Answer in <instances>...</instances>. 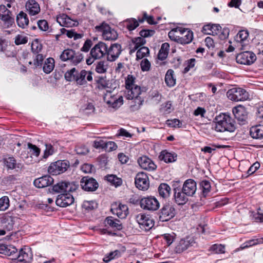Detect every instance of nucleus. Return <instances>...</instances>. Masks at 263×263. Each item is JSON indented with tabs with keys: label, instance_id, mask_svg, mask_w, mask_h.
Here are the masks:
<instances>
[{
	"label": "nucleus",
	"instance_id": "nucleus-22",
	"mask_svg": "<svg viewBox=\"0 0 263 263\" xmlns=\"http://www.w3.org/2000/svg\"><path fill=\"white\" fill-rule=\"evenodd\" d=\"M182 190L186 195L193 196L197 190L196 182L191 179L186 180L183 185Z\"/></svg>",
	"mask_w": 263,
	"mask_h": 263
},
{
	"label": "nucleus",
	"instance_id": "nucleus-18",
	"mask_svg": "<svg viewBox=\"0 0 263 263\" xmlns=\"http://www.w3.org/2000/svg\"><path fill=\"white\" fill-rule=\"evenodd\" d=\"M111 212L120 218H125L128 214V208L125 204L115 203L111 205Z\"/></svg>",
	"mask_w": 263,
	"mask_h": 263
},
{
	"label": "nucleus",
	"instance_id": "nucleus-46",
	"mask_svg": "<svg viewBox=\"0 0 263 263\" xmlns=\"http://www.w3.org/2000/svg\"><path fill=\"white\" fill-rule=\"evenodd\" d=\"M108 68V65L106 61H99L97 62L96 66V71L99 73H105Z\"/></svg>",
	"mask_w": 263,
	"mask_h": 263
},
{
	"label": "nucleus",
	"instance_id": "nucleus-51",
	"mask_svg": "<svg viewBox=\"0 0 263 263\" xmlns=\"http://www.w3.org/2000/svg\"><path fill=\"white\" fill-rule=\"evenodd\" d=\"M200 185L202 190L203 195L204 196H205L206 194L210 191V182L207 180H203L201 182Z\"/></svg>",
	"mask_w": 263,
	"mask_h": 263
},
{
	"label": "nucleus",
	"instance_id": "nucleus-23",
	"mask_svg": "<svg viewBox=\"0 0 263 263\" xmlns=\"http://www.w3.org/2000/svg\"><path fill=\"white\" fill-rule=\"evenodd\" d=\"M57 22L61 26L66 27H71L77 26L78 23L71 20L66 14H62L57 17Z\"/></svg>",
	"mask_w": 263,
	"mask_h": 263
},
{
	"label": "nucleus",
	"instance_id": "nucleus-16",
	"mask_svg": "<svg viewBox=\"0 0 263 263\" xmlns=\"http://www.w3.org/2000/svg\"><path fill=\"white\" fill-rule=\"evenodd\" d=\"M0 19L4 22L5 28H9L14 23V18L11 16V12L5 5L0 6Z\"/></svg>",
	"mask_w": 263,
	"mask_h": 263
},
{
	"label": "nucleus",
	"instance_id": "nucleus-50",
	"mask_svg": "<svg viewBox=\"0 0 263 263\" xmlns=\"http://www.w3.org/2000/svg\"><path fill=\"white\" fill-rule=\"evenodd\" d=\"M78 74L75 68H72L69 71H67L65 74V78L66 80L70 81L72 80L76 81L77 76Z\"/></svg>",
	"mask_w": 263,
	"mask_h": 263
},
{
	"label": "nucleus",
	"instance_id": "nucleus-56",
	"mask_svg": "<svg viewBox=\"0 0 263 263\" xmlns=\"http://www.w3.org/2000/svg\"><path fill=\"white\" fill-rule=\"evenodd\" d=\"M140 67L142 71H148L151 69V64L147 59H144L141 61Z\"/></svg>",
	"mask_w": 263,
	"mask_h": 263
},
{
	"label": "nucleus",
	"instance_id": "nucleus-26",
	"mask_svg": "<svg viewBox=\"0 0 263 263\" xmlns=\"http://www.w3.org/2000/svg\"><path fill=\"white\" fill-rule=\"evenodd\" d=\"M87 80L89 82H91L92 80V72L91 71L83 70L80 73L78 74L76 82L78 84H85Z\"/></svg>",
	"mask_w": 263,
	"mask_h": 263
},
{
	"label": "nucleus",
	"instance_id": "nucleus-54",
	"mask_svg": "<svg viewBox=\"0 0 263 263\" xmlns=\"http://www.w3.org/2000/svg\"><path fill=\"white\" fill-rule=\"evenodd\" d=\"M28 42V37L22 34L17 35L14 40V43L16 45L25 44Z\"/></svg>",
	"mask_w": 263,
	"mask_h": 263
},
{
	"label": "nucleus",
	"instance_id": "nucleus-17",
	"mask_svg": "<svg viewBox=\"0 0 263 263\" xmlns=\"http://www.w3.org/2000/svg\"><path fill=\"white\" fill-rule=\"evenodd\" d=\"M70 193L67 192L59 195L55 201L56 204L61 207H66L73 203L74 198Z\"/></svg>",
	"mask_w": 263,
	"mask_h": 263
},
{
	"label": "nucleus",
	"instance_id": "nucleus-14",
	"mask_svg": "<svg viewBox=\"0 0 263 263\" xmlns=\"http://www.w3.org/2000/svg\"><path fill=\"white\" fill-rule=\"evenodd\" d=\"M104 101L112 108L119 107L123 103V98L121 96H116L111 92H107L104 96Z\"/></svg>",
	"mask_w": 263,
	"mask_h": 263
},
{
	"label": "nucleus",
	"instance_id": "nucleus-1",
	"mask_svg": "<svg viewBox=\"0 0 263 263\" xmlns=\"http://www.w3.org/2000/svg\"><path fill=\"white\" fill-rule=\"evenodd\" d=\"M0 253L12 257V259H17L21 262H29L32 258V254L29 248H22L19 252L17 249L11 245L0 244Z\"/></svg>",
	"mask_w": 263,
	"mask_h": 263
},
{
	"label": "nucleus",
	"instance_id": "nucleus-19",
	"mask_svg": "<svg viewBox=\"0 0 263 263\" xmlns=\"http://www.w3.org/2000/svg\"><path fill=\"white\" fill-rule=\"evenodd\" d=\"M249 32L247 30H241L237 34L235 41L236 43V46L240 50H243L244 47L248 44Z\"/></svg>",
	"mask_w": 263,
	"mask_h": 263
},
{
	"label": "nucleus",
	"instance_id": "nucleus-41",
	"mask_svg": "<svg viewBox=\"0 0 263 263\" xmlns=\"http://www.w3.org/2000/svg\"><path fill=\"white\" fill-rule=\"evenodd\" d=\"M54 68V60L52 58L47 59L43 67V71L47 73H50Z\"/></svg>",
	"mask_w": 263,
	"mask_h": 263
},
{
	"label": "nucleus",
	"instance_id": "nucleus-21",
	"mask_svg": "<svg viewBox=\"0 0 263 263\" xmlns=\"http://www.w3.org/2000/svg\"><path fill=\"white\" fill-rule=\"evenodd\" d=\"M121 52V46L120 44L115 43L111 45L108 49L107 48V58L109 61H115Z\"/></svg>",
	"mask_w": 263,
	"mask_h": 263
},
{
	"label": "nucleus",
	"instance_id": "nucleus-29",
	"mask_svg": "<svg viewBox=\"0 0 263 263\" xmlns=\"http://www.w3.org/2000/svg\"><path fill=\"white\" fill-rule=\"evenodd\" d=\"M193 39V33L189 29L183 28L181 35L178 43L181 44H187L190 43Z\"/></svg>",
	"mask_w": 263,
	"mask_h": 263
},
{
	"label": "nucleus",
	"instance_id": "nucleus-15",
	"mask_svg": "<svg viewBox=\"0 0 263 263\" xmlns=\"http://www.w3.org/2000/svg\"><path fill=\"white\" fill-rule=\"evenodd\" d=\"M80 183L82 189L88 192L95 191L99 186L98 183L94 178L88 176L83 177Z\"/></svg>",
	"mask_w": 263,
	"mask_h": 263
},
{
	"label": "nucleus",
	"instance_id": "nucleus-3",
	"mask_svg": "<svg viewBox=\"0 0 263 263\" xmlns=\"http://www.w3.org/2000/svg\"><path fill=\"white\" fill-rule=\"evenodd\" d=\"M95 28L97 32L102 34L105 40L113 41L116 40L118 37L117 31L114 29L111 28L105 22H103L99 25L96 26Z\"/></svg>",
	"mask_w": 263,
	"mask_h": 263
},
{
	"label": "nucleus",
	"instance_id": "nucleus-62",
	"mask_svg": "<svg viewBox=\"0 0 263 263\" xmlns=\"http://www.w3.org/2000/svg\"><path fill=\"white\" fill-rule=\"evenodd\" d=\"M133 43H134L135 49L138 48L140 46L143 45L145 43V40L142 37H138L135 39V41L133 40Z\"/></svg>",
	"mask_w": 263,
	"mask_h": 263
},
{
	"label": "nucleus",
	"instance_id": "nucleus-36",
	"mask_svg": "<svg viewBox=\"0 0 263 263\" xmlns=\"http://www.w3.org/2000/svg\"><path fill=\"white\" fill-rule=\"evenodd\" d=\"M16 22L19 27L24 28L28 26L29 20L27 14L23 11H21L17 15Z\"/></svg>",
	"mask_w": 263,
	"mask_h": 263
},
{
	"label": "nucleus",
	"instance_id": "nucleus-9",
	"mask_svg": "<svg viewBox=\"0 0 263 263\" xmlns=\"http://www.w3.org/2000/svg\"><path fill=\"white\" fill-rule=\"evenodd\" d=\"M135 184L139 190L146 191L149 186L148 176L143 172L139 173L135 178Z\"/></svg>",
	"mask_w": 263,
	"mask_h": 263
},
{
	"label": "nucleus",
	"instance_id": "nucleus-32",
	"mask_svg": "<svg viewBox=\"0 0 263 263\" xmlns=\"http://www.w3.org/2000/svg\"><path fill=\"white\" fill-rule=\"evenodd\" d=\"M177 155L174 153L168 152L166 150L161 152L159 158L166 163H172L176 161Z\"/></svg>",
	"mask_w": 263,
	"mask_h": 263
},
{
	"label": "nucleus",
	"instance_id": "nucleus-28",
	"mask_svg": "<svg viewBox=\"0 0 263 263\" xmlns=\"http://www.w3.org/2000/svg\"><path fill=\"white\" fill-rule=\"evenodd\" d=\"M188 195L184 193L183 191L179 189H174V197L175 201L178 205L184 204L188 201Z\"/></svg>",
	"mask_w": 263,
	"mask_h": 263
},
{
	"label": "nucleus",
	"instance_id": "nucleus-42",
	"mask_svg": "<svg viewBox=\"0 0 263 263\" xmlns=\"http://www.w3.org/2000/svg\"><path fill=\"white\" fill-rule=\"evenodd\" d=\"M16 217L13 216L10 213H6L3 218V222L6 224L8 229H11L15 222Z\"/></svg>",
	"mask_w": 263,
	"mask_h": 263
},
{
	"label": "nucleus",
	"instance_id": "nucleus-48",
	"mask_svg": "<svg viewBox=\"0 0 263 263\" xmlns=\"http://www.w3.org/2000/svg\"><path fill=\"white\" fill-rule=\"evenodd\" d=\"M63 34L66 33L67 36L69 38L73 37L74 40H77L82 37V35L74 32L72 30H68L64 28L61 29Z\"/></svg>",
	"mask_w": 263,
	"mask_h": 263
},
{
	"label": "nucleus",
	"instance_id": "nucleus-57",
	"mask_svg": "<svg viewBox=\"0 0 263 263\" xmlns=\"http://www.w3.org/2000/svg\"><path fill=\"white\" fill-rule=\"evenodd\" d=\"M144 21H146L149 24H155L156 22L154 21V18L152 16H148L146 12L143 13V16L141 18H139V22L142 23Z\"/></svg>",
	"mask_w": 263,
	"mask_h": 263
},
{
	"label": "nucleus",
	"instance_id": "nucleus-63",
	"mask_svg": "<svg viewBox=\"0 0 263 263\" xmlns=\"http://www.w3.org/2000/svg\"><path fill=\"white\" fill-rule=\"evenodd\" d=\"M211 249L216 253H224V246L222 245H214L212 246Z\"/></svg>",
	"mask_w": 263,
	"mask_h": 263
},
{
	"label": "nucleus",
	"instance_id": "nucleus-6",
	"mask_svg": "<svg viewBox=\"0 0 263 263\" xmlns=\"http://www.w3.org/2000/svg\"><path fill=\"white\" fill-rule=\"evenodd\" d=\"M228 98L234 101H243L248 99V92L241 88H233L229 89L227 92Z\"/></svg>",
	"mask_w": 263,
	"mask_h": 263
},
{
	"label": "nucleus",
	"instance_id": "nucleus-12",
	"mask_svg": "<svg viewBox=\"0 0 263 263\" xmlns=\"http://www.w3.org/2000/svg\"><path fill=\"white\" fill-rule=\"evenodd\" d=\"M256 59L255 54L250 51H245L239 53L236 57L238 63L244 65H250Z\"/></svg>",
	"mask_w": 263,
	"mask_h": 263
},
{
	"label": "nucleus",
	"instance_id": "nucleus-40",
	"mask_svg": "<svg viewBox=\"0 0 263 263\" xmlns=\"http://www.w3.org/2000/svg\"><path fill=\"white\" fill-rule=\"evenodd\" d=\"M170 44L168 43H163L158 54V58L160 60H165L168 53Z\"/></svg>",
	"mask_w": 263,
	"mask_h": 263
},
{
	"label": "nucleus",
	"instance_id": "nucleus-34",
	"mask_svg": "<svg viewBox=\"0 0 263 263\" xmlns=\"http://www.w3.org/2000/svg\"><path fill=\"white\" fill-rule=\"evenodd\" d=\"M233 112L235 117L239 121H244L247 118V112L245 108L239 105L233 109Z\"/></svg>",
	"mask_w": 263,
	"mask_h": 263
},
{
	"label": "nucleus",
	"instance_id": "nucleus-52",
	"mask_svg": "<svg viewBox=\"0 0 263 263\" xmlns=\"http://www.w3.org/2000/svg\"><path fill=\"white\" fill-rule=\"evenodd\" d=\"M120 256V252L119 250H116L113 252H110L108 255L106 256L103 258V261L104 262H108L111 259L117 258Z\"/></svg>",
	"mask_w": 263,
	"mask_h": 263
},
{
	"label": "nucleus",
	"instance_id": "nucleus-31",
	"mask_svg": "<svg viewBox=\"0 0 263 263\" xmlns=\"http://www.w3.org/2000/svg\"><path fill=\"white\" fill-rule=\"evenodd\" d=\"M142 90L141 87L134 84V78L133 77V100H134V98L135 97V99L137 101L138 104V105H135L136 109H139L144 101L143 99L140 96Z\"/></svg>",
	"mask_w": 263,
	"mask_h": 263
},
{
	"label": "nucleus",
	"instance_id": "nucleus-59",
	"mask_svg": "<svg viewBox=\"0 0 263 263\" xmlns=\"http://www.w3.org/2000/svg\"><path fill=\"white\" fill-rule=\"evenodd\" d=\"M81 169L85 173H91L95 170L93 166L88 163H85L82 165Z\"/></svg>",
	"mask_w": 263,
	"mask_h": 263
},
{
	"label": "nucleus",
	"instance_id": "nucleus-58",
	"mask_svg": "<svg viewBox=\"0 0 263 263\" xmlns=\"http://www.w3.org/2000/svg\"><path fill=\"white\" fill-rule=\"evenodd\" d=\"M75 151L77 154L85 155L87 154L89 151L85 146H78L76 147Z\"/></svg>",
	"mask_w": 263,
	"mask_h": 263
},
{
	"label": "nucleus",
	"instance_id": "nucleus-20",
	"mask_svg": "<svg viewBox=\"0 0 263 263\" xmlns=\"http://www.w3.org/2000/svg\"><path fill=\"white\" fill-rule=\"evenodd\" d=\"M138 163L142 168L148 171H154L157 168V165L153 160L145 156L140 157L138 159Z\"/></svg>",
	"mask_w": 263,
	"mask_h": 263
},
{
	"label": "nucleus",
	"instance_id": "nucleus-33",
	"mask_svg": "<svg viewBox=\"0 0 263 263\" xmlns=\"http://www.w3.org/2000/svg\"><path fill=\"white\" fill-rule=\"evenodd\" d=\"M251 137L255 139H263V125H258L251 127L250 129Z\"/></svg>",
	"mask_w": 263,
	"mask_h": 263
},
{
	"label": "nucleus",
	"instance_id": "nucleus-10",
	"mask_svg": "<svg viewBox=\"0 0 263 263\" xmlns=\"http://www.w3.org/2000/svg\"><path fill=\"white\" fill-rule=\"evenodd\" d=\"M107 53V45L102 42H99L91 49L90 54L95 59L103 58Z\"/></svg>",
	"mask_w": 263,
	"mask_h": 263
},
{
	"label": "nucleus",
	"instance_id": "nucleus-45",
	"mask_svg": "<svg viewBox=\"0 0 263 263\" xmlns=\"http://www.w3.org/2000/svg\"><path fill=\"white\" fill-rule=\"evenodd\" d=\"M106 178L108 182H109L112 185H115L116 187L119 186L122 184V179L117 177L116 175H108L106 176Z\"/></svg>",
	"mask_w": 263,
	"mask_h": 263
},
{
	"label": "nucleus",
	"instance_id": "nucleus-11",
	"mask_svg": "<svg viewBox=\"0 0 263 263\" xmlns=\"http://www.w3.org/2000/svg\"><path fill=\"white\" fill-rule=\"evenodd\" d=\"M175 215V208L170 204H165L160 211L159 219L162 221H166L173 218Z\"/></svg>",
	"mask_w": 263,
	"mask_h": 263
},
{
	"label": "nucleus",
	"instance_id": "nucleus-43",
	"mask_svg": "<svg viewBox=\"0 0 263 263\" xmlns=\"http://www.w3.org/2000/svg\"><path fill=\"white\" fill-rule=\"evenodd\" d=\"M105 222L112 228H115L118 230L122 229V225L120 221L115 219L112 217H107L105 219Z\"/></svg>",
	"mask_w": 263,
	"mask_h": 263
},
{
	"label": "nucleus",
	"instance_id": "nucleus-13",
	"mask_svg": "<svg viewBox=\"0 0 263 263\" xmlns=\"http://www.w3.org/2000/svg\"><path fill=\"white\" fill-rule=\"evenodd\" d=\"M136 223L134 227L139 226L142 230L147 231L153 226L152 220L147 217L144 214H139L136 217Z\"/></svg>",
	"mask_w": 263,
	"mask_h": 263
},
{
	"label": "nucleus",
	"instance_id": "nucleus-8",
	"mask_svg": "<svg viewBox=\"0 0 263 263\" xmlns=\"http://www.w3.org/2000/svg\"><path fill=\"white\" fill-rule=\"evenodd\" d=\"M69 166L67 161L59 160L52 163L48 167V171L52 175H57L65 172Z\"/></svg>",
	"mask_w": 263,
	"mask_h": 263
},
{
	"label": "nucleus",
	"instance_id": "nucleus-60",
	"mask_svg": "<svg viewBox=\"0 0 263 263\" xmlns=\"http://www.w3.org/2000/svg\"><path fill=\"white\" fill-rule=\"evenodd\" d=\"M167 124L173 127H180L182 125V123L180 121L177 119L173 120H168L166 121Z\"/></svg>",
	"mask_w": 263,
	"mask_h": 263
},
{
	"label": "nucleus",
	"instance_id": "nucleus-38",
	"mask_svg": "<svg viewBox=\"0 0 263 263\" xmlns=\"http://www.w3.org/2000/svg\"><path fill=\"white\" fill-rule=\"evenodd\" d=\"M165 82L168 87H172L176 84V79L174 77V71L168 69L165 76Z\"/></svg>",
	"mask_w": 263,
	"mask_h": 263
},
{
	"label": "nucleus",
	"instance_id": "nucleus-27",
	"mask_svg": "<svg viewBox=\"0 0 263 263\" xmlns=\"http://www.w3.org/2000/svg\"><path fill=\"white\" fill-rule=\"evenodd\" d=\"M26 8L30 15H35L40 12L39 4L34 0H29L26 3Z\"/></svg>",
	"mask_w": 263,
	"mask_h": 263
},
{
	"label": "nucleus",
	"instance_id": "nucleus-7",
	"mask_svg": "<svg viewBox=\"0 0 263 263\" xmlns=\"http://www.w3.org/2000/svg\"><path fill=\"white\" fill-rule=\"evenodd\" d=\"M79 187V185L75 182L61 181L54 185L52 190L54 192L65 193L73 192Z\"/></svg>",
	"mask_w": 263,
	"mask_h": 263
},
{
	"label": "nucleus",
	"instance_id": "nucleus-55",
	"mask_svg": "<svg viewBox=\"0 0 263 263\" xmlns=\"http://www.w3.org/2000/svg\"><path fill=\"white\" fill-rule=\"evenodd\" d=\"M28 147L30 149L31 155L38 157L40 154V149L36 145L30 143H28Z\"/></svg>",
	"mask_w": 263,
	"mask_h": 263
},
{
	"label": "nucleus",
	"instance_id": "nucleus-37",
	"mask_svg": "<svg viewBox=\"0 0 263 263\" xmlns=\"http://www.w3.org/2000/svg\"><path fill=\"white\" fill-rule=\"evenodd\" d=\"M4 163L8 169L13 170L15 168L21 169L23 165L21 163H16L13 157H8L4 159Z\"/></svg>",
	"mask_w": 263,
	"mask_h": 263
},
{
	"label": "nucleus",
	"instance_id": "nucleus-25",
	"mask_svg": "<svg viewBox=\"0 0 263 263\" xmlns=\"http://www.w3.org/2000/svg\"><path fill=\"white\" fill-rule=\"evenodd\" d=\"M194 243L193 238L187 237L185 239H181L176 247V251L177 253H180L190 247L193 246Z\"/></svg>",
	"mask_w": 263,
	"mask_h": 263
},
{
	"label": "nucleus",
	"instance_id": "nucleus-47",
	"mask_svg": "<svg viewBox=\"0 0 263 263\" xmlns=\"http://www.w3.org/2000/svg\"><path fill=\"white\" fill-rule=\"evenodd\" d=\"M149 54V49L146 47H142L140 48L136 53V59H142L145 57H146Z\"/></svg>",
	"mask_w": 263,
	"mask_h": 263
},
{
	"label": "nucleus",
	"instance_id": "nucleus-2",
	"mask_svg": "<svg viewBox=\"0 0 263 263\" xmlns=\"http://www.w3.org/2000/svg\"><path fill=\"white\" fill-rule=\"evenodd\" d=\"M216 122L214 128L218 132L226 131L232 132L234 130L235 127L233 120L227 114H222L217 116L215 118Z\"/></svg>",
	"mask_w": 263,
	"mask_h": 263
},
{
	"label": "nucleus",
	"instance_id": "nucleus-35",
	"mask_svg": "<svg viewBox=\"0 0 263 263\" xmlns=\"http://www.w3.org/2000/svg\"><path fill=\"white\" fill-rule=\"evenodd\" d=\"M183 28L176 27L172 29L168 34L169 38L172 40L178 43V41L180 40V37L181 35L182 32Z\"/></svg>",
	"mask_w": 263,
	"mask_h": 263
},
{
	"label": "nucleus",
	"instance_id": "nucleus-61",
	"mask_svg": "<svg viewBox=\"0 0 263 263\" xmlns=\"http://www.w3.org/2000/svg\"><path fill=\"white\" fill-rule=\"evenodd\" d=\"M36 56L34 60V65L36 67L41 66L44 60V56L42 54L37 53L35 54Z\"/></svg>",
	"mask_w": 263,
	"mask_h": 263
},
{
	"label": "nucleus",
	"instance_id": "nucleus-64",
	"mask_svg": "<svg viewBox=\"0 0 263 263\" xmlns=\"http://www.w3.org/2000/svg\"><path fill=\"white\" fill-rule=\"evenodd\" d=\"M37 25L40 30L46 31L48 29V24L46 20H40L37 22Z\"/></svg>",
	"mask_w": 263,
	"mask_h": 263
},
{
	"label": "nucleus",
	"instance_id": "nucleus-5",
	"mask_svg": "<svg viewBox=\"0 0 263 263\" xmlns=\"http://www.w3.org/2000/svg\"><path fill=\"white\" fill-rule=\"evenodd\" d=\"M83 58L84 57L82 53L76 52L73 50L70 49L64 50L60 55V59L62 61L69 60L75 65L81 62Z\"/></svg>",
	"mask_w": 263,
	"mask_h": 263
},
{
	"label": "nucleus",
	"instance_id": "nucleus-30",
	"mask_svg": "<svg viewBox=\"0 0 263 263\" xmlns=\"http://www.w3.org/2000/svg\"><path fill=\"white\" fill-rule=\"evenodd\" d=\"M221 31V27L218 24H208L202 28V32L207 34L216 35L219 34Z\"/></svg>",
	"mask_w": 263,
	"mask_h": 263
},
{
	"label": "nucleus",
	"instance_id": "nucleus-53",
	"mask_svg": "<svg viewBox=\"0 0 263 263\" xmlns=\"http://www.w3.org/2000/svg\"><path fill=\"white\" fill-rule=\"evenodd\" d=\"M42 49V45L37 40H34L31 45V50L33 53H39Z\"/></svg>",
	"mask_w": 263,
	"mask_h": 263
},
{
	"label": "nucleus",
	"instance_id": "nucleus-44",
	"mask_svg": "<svg viewBox=\"0 0 263 263\" xmlns=\"http://www.w3.org/2000/svg\"><path fill=\"white\" fill-rule=\"evenodd\" d=\"M125 88L127 90L125 97L128 100L132 99V76L128 74L125 79Z\"/></svg>",
	"mask_w": 263,
	"mask_h": 263
},
{
	"label": "nucleus",
	"instance_id": "nucleus-49",
	"mask_svg": "<svg viewBox=\"0 0 263 263\" xmlns=\"http://www.w3.org/2000/svg\"><path fill=\"white\" fill-rule=\"evenodd\" d=\"M9 206V199L6 196H3L0 198V211H5Z\"/></svg>",
	"mask_w": 263,
	"mask_h": 263
},
{
	"label": "nucleus",
	"instance_id": "nucleus-24",
	"mask_svg": "<svg viewBox=\"0 0 263 263\" xmlns=\"http://www.w3.org/2000/svg\"><path fill=\"white\" fill-rule=\"evenodd\" d=\"M53 183V179L49 175H45L34 180V185L38 188L48 186Z\"/></svg>",
	"mask_w": 263,
	"mask_h": 263
},
{
	"label": "nucleus",
	"instance_id": "nucleus-39",
	"mask_svg": "<svg viewBox=\"0 0 263 263\" xmlns=\"http://www.w3.org/2000/svg\"><path fill=\"white\" fill-rule=\"evenodd\" d=\"M158 192L159 195L163 198L168 197L171 194V187L166 183H161L158 187Z\"/></svg>",
	"mask_w": 263,
	"mask_h": 263
},
{
	"label": "nucleus",
	"instance_id": "nucleus-4",
	"mask_svg": "<svg viewBox=\"0 0 263 263\" xmlns=\"http://www.w3.org/2000/svg\"><path fill=\"white\" fill-rule=\"evenodd\" d=\"M140 207L151 212L157 211L160 207V203L154 196H149L142 198L140 200Z\"/></svg>",
	"mask_w": 263,
	"mask_h": 263
}]
</instances>
